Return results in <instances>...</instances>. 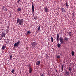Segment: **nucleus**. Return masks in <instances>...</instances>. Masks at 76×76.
<instances>
[{
    "label": "nucleus",
    "instance_id": "1",
    "mask_svg": "<svg viewBox=\"0 0 76 76\" xmlns=\"http://www.w3.org/2000/svg\"><path fill=\"white\" fill-rule=\"evenodd\" d=\"M23 22H24V21L23 19H20L19 18L17 19V23H19L20 25H22V24L23 23Z\"/></svg>",
    "mask_w": 76,
    "mask_h": 76
},
{
    "label": "nucleus",
    "instance_id": "2",
    "mask_svg": "<svg viewBox=\"0 0 76 76\" xmlns=\"http://www.w3.org/2000/svg\"><path fill=\"white\" fill-rule=\"evenodd\" d=\"M20 41H18L17 43H15L14 45V47L15 48V47H18L20 45Z\"/></svg>",
    "mask_w": 76,
    "mask_h": 76
},
{
    "label": "nucleus",
    "instance_id": "3",
    "mask_svg": "<svg viewBox=\"0 0 76 76\" xmlns=\"http://www.w3.org/2000/svg\"><path fill=\"white\" fill-rule=\"evenodd\" d=\"M31 44L32 46H34V47H35V45H37L38 44H37V42H34L32 43H31Z\"/></svg>",
    "mask_w": 76,
    "mask_h": 76
},
{
    "label": "nucleus",
    "instance_id": "4",
    "mask_svg": "<svg viewBox=\"0 0 76 76\" xmlns=\"http://www.w3.org/2000/svg\"><path fill=\"white\" fill-rule=\"evenodd\" d=\"M60 38V37H59V34H57L56 35V40H57V42H58L59 41V39Z\"/></svg>",
    "mask_w": 76,
    "mask_h": 76
},
{
    "label": "nucleus",
    "instance_id": "5",
    "mask_svg": "<svg viewBox=\"0 0 76 76\" xmlns=\"http://www.w3.org/2000/svg\"><path fill=\"white\" fill-rule=\"evenodd\" d=\"M41 63V61H38L36 62V65H37L38 66H39V65Z\"/></svg>",
    "mask_w": 76,
    "mask_h": 76
},
{
    "label": "nucleus",
    "instance_id": "6",
    "mask_svg": "<svg viewBox=\"0 0 76 76\" xmlns=\"http://www.w3.org/2000/svg\"><path fill=\"white\" fill-rule=\"evenodd\" d=\"M32 12L34 13V4H32Z\"/></svg>",
    "mask_w": 76,
    "mask_h": 76
},
{
    "label": "nucleus",
    "instance_id": "7",
    "mask_svg": "<svg viewBox=\"0 0 76 76\" xmlns=\"http://www.w3.org/2000/svg\"><path fill=\"white\" fill-rule=\"evenodd\" d=\"M44 10L45 11V12H48V9L47 8H44Z\"/></svg>",
    "mask_w": 76,
    "mask_h": 76
},
{
    "label": "nucleus",
    "instance_id": "8",
    "mask_svg": "<svg viewBox=\"0 0 76 76\" xmlns=\"http://www.w3.org/2000/svg\"><path fill=\"white\" fill-rule=\"evenodd\" d=\"M29 73H32V68H29Z\"/></svg>",
    "mask_w": 76,
    "mask_h": 76
},
{
    "label": "nucleus",
    "instance_id": "9",
    "mask_svg": "<svg viewBox=\"0 0 76 76\" xmlns=\"http://www.w3.org/2000/svg\"><path fill=\"white\" fill-rule=\"evenodd\" d=\"M61 11L63 13H64V12H66V10L64 8H62L61 9Z\"/></svg>",
    "mask_w": 76,
    "mask_h": 76
},
{
    "label": "nucleus",
    "instance_id": "10",
    "mask_svg": "<svg viewBox=\"0 0 76 76\" xmlns=\"http://www.w3.org/2000/svg\"><path fill=\"white\" fill-rule=\"evenodd\" d=\"M21 10L22 8H21V7H20L19 8L17 9V11H18V12H20V11H21Z\"/></svg>",
    "mask_w": 76,
    "mask_h": 76
},
{
    "label": "nucleus",
    "instance_id": "11",
    "mask_svg": "<svg viewBox=\"0 0 76 76\" xmlns=\"http://www.w3.org/2000/svg\"><path fill=\"white\" fill-rule=\"evenodd\" d=\"M66 5L67 7L68 8V7L69 6V3H68V2H66Z\"/></svg>",
    "mask_w": 76,
    "mask_h": 76
},
{
    "label": "nucleus",
    "instance_id": "12",
    "mask_svg": "<svg viewBox=\"0 0 76 76\" xmlns=\"http://www.w3.org/2000/svg\"><path fill=\"white\" fill-rule=\"evenodd\" d=\"M59 40L60 41H63V38L62 37H60L59 39Z\"/></svg>",
    "mask_w": 76,
    "mask_h": 76
},
{
    "label": "nucleus",
    "instance_id": "13",
    "mask_svg": "<svg viewBox=\"0 0 76 76\" xmlns=\"http://www.w3.org/2000/svg\"><path fill=\"white\" fill-rule=\"evenodd\" d=\"M37 27L38 28H37V29H38V31H40V26H37Z\"/></svg>",
    "mask_w": 76,
    "mask_h": 76
},
{
    "label": "nucleus",
    "instance_id": "14",
    "mask_svg": "<svg viewBox=\"0 0 76 76\" xmlns=\"http://www.w3.org/2000/svg\"><path fill=\"white\" fill-rule=\"evenodd\" d=\"M57 45L58 48H60V47H61V45H60V44L59 43H58Z\"/></svg>",
    "mask_w": 76,
    "mask_h": 76
},
{
    "label": "nucleus",
    "instance_id": "15",
    "mask_svg": "<svg viewBox=\"0 0 76 76\" xmlns=\"http://www.w3.org/2000/svg\"><path fill=\"white\" fill-rule=\"evenodd\" d=\"M4 48H5V46L4 45L1 48L2 50H4Z\"/></svg>",
    "mask_w": 76,
    "mask_h": 76
},
{
    "label": "nucleus",
    "instance_id": "16",
    "mask_svg": "<svg viewBox=\"0 0 76 76\" xmlns=\"http://www.w3.org/2000/svg\"><path fill=\"white\" fill-rule=\"evenodd\" d=\"M61 42V44H64V40H62L61 41H60Z\"/></svg>",
    "mask_w": 76,
    "mask_h": 76
},
{
    "label": "nucleus",
    "instance_id": "17",
    "mask_svg": "<svg viewBox=\"0 0 76 76\" xmlns=\"http://www.w3.org/2000/svg\"><path fill=\"white\" fill-rule=\"evenodd\" d=\"M72 56H74V55H75V53H74V51H72Z\"/></svg>",
    "mask_w": 76,
    "mask_h": 76
},
{
    "label": "nucleus",
    "instance_id": "18",
    "mask_svg": "<svg viewBox=\"0 0 76 76\" xmlns=\"http://www.w3.org/2000/svg\"><path fill=\"white\" fill-rule=\"evenodd\" d=\"M64 39L65 41H67L69 39L67 37H65Z\"/></svg>",
    "mask_w": 76,
    "mask_h": 76
},
{
    "label": "nucleus",
    "instance_id": "19",
    "mask_svg": "<svg viewBox=\"0 0 76 76\" xmlns=\"http://www.w3.org/2000/svg\"><path fill=\"white\" fill-rule=\"evenodd\" d=\"M69 71H66V74L67 75H69Z\"/></svg>",
    "mask_w": 76,
    "mask_h": 76
},
{
    "label": "nucleus",
    "instance_id": "20",
    "mask_svg": "<svg viewBox=\"0 0 76 76\" xmlns=\"http://www.w3.org/2000/svg\"><path fill=\"white\" fill-rule=\"evenodd\" d=\"M57 58H60V56H56Z\"/></svg>",
    "mask_w": 76,
    "mask_h": 76
},
{
    "label": "nucleus",
    "instance_id": "21",
    "mask_svg": "<svg viewBox=\"0 0 76 76\" xmlns=\"http://www.w3.org/2000/svg\"><path fill=\"white\" fill-rule=\"evenodd\" d=\"M51 41H52V42H53V38L52 37H51Z\"/></svg>",
    "mask_w": 76,
    "mask_h": 76
},
{
    "label": "nucleus",
    "instance_id": "22",
    "mask_svg": "<svg viewBox=\"0 0 76 76\" xmlns=\"http://www.w3.org/2000/svg\"><path fill=\"white\" fill-rule=\"evenodd\" d=\"M12 55H11L10 56V60H12Z\"/></svg>",
    "mask_w": 76,
    "mask_h": 76
},
{
    "label": "nucleus",
    "instance_id": "23",
    "mask_svg": "<svg viewBox=\"0 0 76 76\" xmlns=\"http://www.w3.org/2000/svg\"><path fill=\"white\" fill-rule=\"evenodd\" d=\"M4 11H5V12L7 11V8H5L4 9Z\"/></svg>",
    "mask_w": 76,
    "mask_h": 76
},
{
    "label": "nucleus",
    "instance_id": "24",
    "mask_svg": "<svg viewBox=\"0 0 76 76\" xmlns=\"http://www.w3.org/2000/svg\"><path fill=\"white\" fill-rule=\"evenodd\" d=\"M11 72L12 73H14V72H15V70L14 69H12V71H11Z\"/></svg>",
    "mask_w": 76,
    "mask_h": 76
},
{
    "label": "nucleus",
    "instance_id": "25",
    "mask_svg": "<svg viewBox=\"0 0 76 76\" xmlns=\"http://www.w3.org/2000/svg\"><path fill=\"white\" fill-rule=\"evenodd\" d=\"M31 65H28V67H29V69H30V68H31Z\"/></svg>",
    "mask_w": 76,
    "mask_h": 76
},
{
    "label": "nucleus",
    "instance_id": "26",
    "mask_svg": "<svg viewBox=\"0 0 76 76\" xmlns=\"http://www.w3.org/2000/svg\"><path fill=\"white\" fill-rule=\"evenodd\" d=\"M31 31H27V34H31Z\"/></svg>",
    "mask_w": 76,
    "mask_h": 76
},
{
    "label": "nucleus",
    "instance_id": "27",
    "mask_svg": "<svg viewBox=\"0 0 76 76\" xmlns=\"http://www.w3.org/2000/svg\"><path fill=\"white\" fill-rule=\"evenodd\" d=\"M64 68L63 67V66H61V69L62 70V71H63V68Z\"/></svg>",
    "mask_w": 76,
    "mask_h": 76
},
{
    "label": "nucleus",
    "instance_id": "28",
    "mask_svg": "<svg viewBox=\"0 0 76 76\" xmlns=\"http://www.w3.org/2000/svg\"><path fill=\"white\" fill-rule=\"evenodd\" d=\"M68 69H69V71H70V72H71V70H72V69L70 68V67H69Z\"/></svg>",
    "mask_w": 76,
    "mask_h": 76
},
{
    "label": "nucleus",
    "instance_id": "29",
    "mask_svg": "<svg viewBox=\"0 0 76 76\" xmlns=\"http://www.w3.org/2000/svg\"><path fill=\"white\" fill-rule=\"evenodd\" d=\"M41 76H45V75H44V74H42V75H41Z\"/></svg>",
    "mask_w": 76,
    "mask_h": 76
},
{
    "label": "nucleus",
    "instance_id": "30",
    "mask_svg": "<svg viewBox=\"0 0 76 76\" xmlns=\"http://www.w3.org/2000/svg\"><path fill=\"white\" fill-rule=\"evenodd\" d=\"M4 7H3V8H2V10H4Z\"/></svg>",
    "mask_w": 76,
    "mask_h": 76
},
{
    "label": "nucleus",
    "instance_id": "31",
    "mask_svg": "<svg viewBox=\"0 0 76 76\" xmlns=\"http://www.w3.org/2000/svg\"><path fill=\"white\" fill-rule=\"evenodd\" d=\"M20 1V0H18V1H17V2L18 3H19Z\"/></svg>",
    "mask_w": 76,
    "mask_h": 76
},
{
    "label": "nucleus",
    "instance_id": "32",
    "mask_svg": "<svg viewBox=\"0 0 76 76\" xmlns=\"http://www.w3.org/2000/svg\"><path fill=\"white\" fill-rule=\"evenodd\" d=\"M3 37H5V34H3Z\"/></svg>",
    "mask_w": 76,
    "mask_h": 76
},
{
    "label": "nucleus",
    "instance_id": "33",
    "mask_svg": "<svg viewBox=\"0 0 76 76\" xmlns=\"http://www.w3.org/2000/svg\"><path fill=\"white\" fill-rule=\"evenodd\" d=\"M9 41H8L7 42H6V43L7 44H9Z\"/></svg>",
    "mask_w": 76,
    "mask_h": 76
},
{
    "label": "nucleus",
    "instance_id": "34",
    "mask_svg": "<svg viewBox=\"0 0 76 76\" xmlns=\"http://www.w3.org/2000/svg\"><path fill=\"white\" fill-rule=\"evenodd\" d=\"M69 35H70V36H72V34L69 33Z\"/></svg>",
    "mask_w": 76,
    "mask_h": 76
},
{
    "label": "nucleus",
    "instance_id": "35",
    "mask_svg": "<svg viewBox=\"0 0 76 76\" xmlns=\"http://www.w3.org/2000/svg\"><path fill=\"white\" fill-rule=\"evenodd\" d=\"M10 18H12V16L11 15H10Z\"/></svg>",
    "mask_w": 76,
    "mask_h": 76
},
{
    "label": "nucleus",
    "instance_id": "36",
    "mask_svg": "<svg viewBox=\"0 0 76 76\" xmlns=\"http://www.w3.org/2000/svg\"><path fill=\"white\" fill-rule=\"evenodd\" d=\"M74 16V15H73V16H72V18H73V17Z\"/></svg>",
    "mask_w": 76,
    "mask_h": 76
},
{
    "label": "nucleus",
    "instance_id": "37",
    "mask_svg": "<svg viewBox=\"0 0 76 76\" xmlns=\"http://www.w3.org/2000/svg\"><path fill=\"white\" fill-rule=\"evenodd\" d=\"M57 70H56V72H57Z\"/></svg>",
    "mask_w": 76,
    "mask_h": 76
},
{
    "label": "nucleus",
    "instance_id": "38",
    "mask_svg": "<svg viewBox=\"0 0 76 76\" xmlns=\"http://www.w3.org/2000/svg\"><path fill=\"white\" fill-rule=\"evenodd\" d=\"M12 15V14H10V15Z\"/></svg>",
    "mask_w": 76,
    "mask_h": 76
},
{
    "label": "nucleus",
    "instance_id": "39",
    "mask_svg": "<svg viewBox=\"0 0 76 76\" xmlns=\"http://www.w3.org/2000/svg\"><path fill=\"white\" fill-rule=\"evenodd\" d=\"M3 37V36H2V37Z\"/></svg>",
    "mask_w": 76,
    "mask_h": 76
}]
</instances>
